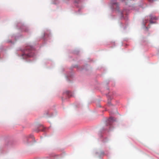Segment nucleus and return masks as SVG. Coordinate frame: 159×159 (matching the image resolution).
Returning a JSON list of instances; mask_svg holds the SVG:
<instances>
[{"mask_svg":"<svg viewBox=\"0 0 159 159\" xmlns=\"http://www.w3.org/2000/svg\"><path fill=\"white\" fill-rule=\"evenodd\" d=\"M34 142H35V141L34 140Z\"/></svg>","mask_w":159,"mask_h":159,"instance_id":"nucleus-10","label":"nucleus"},{"mask_svg":"<svg viewBox=\"0 0 159 159\" xmlns=\"http://www.w3.org/2000/svg\"><path fill=\"white\" fill-rule=\"evenodd\" d=\"M115 121L116 119H115L113 117H110L108 119L107 121V126H110L111 125L112 123Z\"/></svg>","mask_w":159,"mask_h":159,"instance_id":"nucleus-2","label":"nucleus"},{"mask_svg":"<svg viewBox=\"0 0 159 159\" xmlns=\"http://www.w3.org/2000/svg\"><path fill=\"white\" fill-rule=\"evenodd\" d=\"M32 49L33 48L31 47H27L25 48L24 53L22 55V58L25 59L34 56V54L32 52Z\"/></svg>","mask_w":159,"mask_h":159,"instance_id":"nucleus-1","label":"nucleus"},{"mask_svg":"<svg viewBox=\"0 0 159 159\" xmlns=\"http://www.w3.org/2000/svg\"><path fill=\"white\" fill-rule=\"evenodd\" d=\"M47 33H45V34H44V36H46V35H47Z\"/></svg>","mask_w":159,"mask_h":159,"instance_id":"nucleus-9","label":"nucleus"},{"mask_svg":"<svg viewBox=\"0 0 159 159\" xmlns=\"http://www.w3.org/2000/svg\"><path fill=\"white\" fill-rule=\"evenodd\" d=\"M149 17L150 19V20H156L157 19L156 16H153L152 15H150Z\"/></svg>","mask_w":159,"mask_h":159,"instance_id":"nucleus-4","label":"nucleus"},{"mask_svg":"<svg viewBox=\"0 0 159 159\" xmlns=\"http://www.w3.org/2000/svg\"><path fill=\"white\" fill-rule=\"evenodd\" d=\"M124 10H123V11H118V13L120 15V17L121 18H123V14L124 13Z\"/></svg>","mask_w":159,"mask_h":159,"instance_id":"nucleus-3","label":"nucleus"},{"mask_svg":"<svg viewBox=\"0 0 159 159\" xmlns=\"http://www.w3.org/2000/svg\"><path fill=\"white\" fill-rule=\"evenodd\" d=\"M73 68H78V66H75Z\"/></svg>","mask_w":159,"mask_h":159,"instance_id":"nucleus-6","label":"nucleus"},{"mask_svg":"<svg viewBox=\"0 0 159 159\" xmlns=\"http://www.w3.org/2000/svg\"><path fill=\"white\" fill-rule=\"evenodd\" d=\"M152 20H149L150 23L151 24L154 23L155 22L152 21Z\"/></svg>","mask_w":159,"mask_h":159,"instance_id":"nucleus-5","label":"nucleus"},{"mask_svg":"<svg viewBox=\"0 0 159 159\" xmlns=\"http://www.w3.org/2000/svg\"><path fill=\"white\" fill-rule=\"evenodd\" d=\"M111 44H115V43L114 42H111Z\"/></svg>","mask_w":159,"mask_h":159,"instance_id":"nucleus-8","label":"nucleus"},{"mask_svg":"<svg viewBox=\"0 0 159 159\" xmlns=\"http://www.w3.org/2000/svg\"><path fill=\"white\" fill-rule=\"evenodd\" d=\"M79 2H80V1H79H79H78L77 2H76V1H75V3H79Z\"/></svg>","mask_w":159,"mask_h":159,"instance_id":"nucleus-7","label":"nucleus"}]
</instances>
